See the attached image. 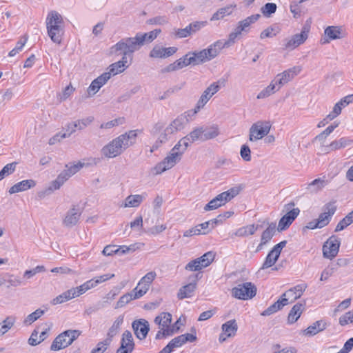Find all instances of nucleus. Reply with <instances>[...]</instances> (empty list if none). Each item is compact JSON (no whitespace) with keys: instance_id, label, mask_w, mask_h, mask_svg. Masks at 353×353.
Returning <instances> with one entry per match:
<instances>
[{"instance_id":"obj_1","label":"nucleus","mask_w":353,"mask_h":353,"mask_svg":"<svg viewBox=\"0 0 353 353\" xmlns=\"http://www.w3.org/2000/svg\"><path fill=\"white\" fill-rule=\"evenodd\" d=\"M141 130H129L112 139L101 150V155L108 159L120 156L125 150L136 143Z\"/></svg>"},{"instance_id":"obj_2","label":"nucleus","mask_w":353,"mask_h":353,"mask_svg":"<svg viewBox=\"0 0 353 353\" xmlns=\"http://www.w3.org/2000/svg\"><path fill=\"white\" fill-rule=\"evenodd\" d=\"M46 22L49 37L54 43L60 44L64 33L62 16L58 12L52 10L48 14Z\"/></svg>"},{"instance_id":"obj_3","label":"nucleus","mask_w":353,"mask_h":353,"mask_svg":"<svg viewBox=\"0 0 353 353\" xmlns=\"http://www.w3.org/2000/svg\"><path fill=\"white\" fill-rule=\"evenodd\" d=\"M185 151L186 150L178 142L170 150L167 157L153 168V173L156 175L160 174L173 168L181 161Z\"/></svg>"},{"instance_id":"obj_4","label":"nucleus","mask_w":353,"mask_h":353,"mask_svg":"<svg viewBox=\"0 0 353 353\" xmlns=\"http://www.w3.org/2000/svg\"><path fill=\"white\" fill-rule=\"evenodd\" d=\"M81 331L77 330H68L59 334L53 341L50 350L58 351L71 345L80 335Z\"/></svg>"},{"instance_id":"obj_5","label":"nucleus","mask_w":353,"mask_h":353,"mask_svg":"<svg viewBox=\"0 0 353 353\" xmlns=\"http://www.w3.org/2000/svg\"><path fill=\"white\" fill-rule=\"evenodd\" d=\"M138 37L123 38L111 48V52L117 53L121 52L125 54H132L142 46Z\"/></svg>"},{"instance_id":"obj_6","label":"nucleus","mask_w":353,"mask_h":353,"mask_svg":"<svg viewBox=\"0 0 353 353\" xmlns=\"http://www.w3.org/2000/svg\"><path fill=\"white\" fill-rule=\"evenodd\" d=\"M171 322L172 315L169 312H162L154 319V323L159 325L160 328L156 334V339H161L174 333V327H170Z\"/></svg>"},{"instance_id":"obj_7","label":"nucleus","mask_w":353,"mask_h":353,"mask_svg":"<svg viewBox=\"0 0 353 353\" xmlns=\"http://www.w3.org/2000/svg\"><path fill=\"white\" fill-rule=\"evenodd\" d=\"M310 26L305 24L299 34H295L290 37L285 38L283 42V48L285 50H293L299 46L303 44L307 39Z\"/></svg>"},{"instance_id":"obj_8","label":"nucleus","mask_w":353,"mask_h":353,"mask_svg":"<svg viewBox=\"0 0 353 353\" xmlns=\"http://www.w3.org/2000/svg\"><path fill=\"white\" fill-rule=\"evenodd\" d=\"M150 132L153 136L158 135V143H166L170 139L172 134L179 131L172 122L165 128L163 122L158 121L153 125Z\"/></svg>"},{"instance_id":"obj_9","label":"nucleus","mask_w":353,"mask_h":353,"mask_svg":"<svg viewBox=\"0 0 353 353\" xmlns=\"http://www.w3.org/2000/svg\"><path fill=\"white\" fill-rule=\"evenodd\" d=\"M261 15L259 14H252L238 22L237 26L230 33L229 39L234 44L236 39L243 32L248 33L252 24L256 22Z\"/></svg>"},{"instance_id":"obj_10","label":"nucleus","mask_w":353,"mask_h":353,"mask_svg":"<svg viewBox=\"0 0 353 353\" xmlns=\"http://www.w3.org/2000/svg\"><path fill=\"white\" fill-rule=\"evenodd\" d=\"M225 79H220L216 82L211 83L201 94L197 101V110L203 108L209 100L219 91L221 87L225 85Z\"/></svg>"},{"instance_id":"obj_11","label":"nucleus","mask_w":353,"mask_h":353,"mask_svg":"<svg viewBox=\"0 0 353 353\" xmlns=\"http://www.w3.org/2000/svg\"><path fill=\"white\" fill-rule=\"evenodd\" d=\"M232 296L241 300L251 299L256 294V288L251 282L239 284L232 290Z\"/></svg>"},{"instance_id":"obj_12","label":"nucleus","mask_w":353,"mask_h":353,"mask_svg":"<svg viewBox=\"0 0 353 353\" xmlns=\"http://www.w3.org/2000/svg\"><path fill=\"white\" fill-rule=\"evenodd\" d=\"M238 194V190L232 188L228 191L223 192L218 194L215 198L212 199L204 207L205 211H210L217 209L218 208L225 205L227 202L230 201L236 195Z\"/></svg>"},{"instance_id":"obj_13","label":"nucleus","mask_w":353,"mask_h":353,"mask_svg":"<svg viewBox=\"0 0 353 353\" xmlns=\"http://www.w3.org/2000/svg\"><path fill=\"white\" fill-rule=\"evenodd\" d=\"M271 125L268 121H257L250 128L249 140L256 141L267 136L270 132Z\"/></svg>"},{"instance_id":"obj_14","label":"nucleus","mask_w":353,"mask_h":353,"mask_svg":"<svg viewBox=\"0 0 353 353\" xmlns=\"http://www.w3.org/2000/svg\"><path fill=\"white\" fill-rule=\"evenodd\" d=\"M341 239L335 235L331 236L323 245V254L326 259H332L338 254Z\"/></svg>"},{"instance_id":"obj_15","label":"nucleus","mask_w":353,"mask_h":353,"mask_svg":"<svg viewBox=\"0 0 353 353\" xmlns=\"http://www.w3.org/2000/svg\"><path fill=\"white\" fill-rule=\"evenodd\" d=\"M301 70L302 68L299 65L294 66L278 74L274 78V81L281 88L283 85L288 83L297 76L301 72Z\"/></svg>"},{"instance_id":"obj_16","label":"nucleus","mask_w":353,"mask_h":353,"mask_svg":"<svg viewBox=\"0 0 353 353\" xmlns=\"http://www.w3.org/2000/svg\"><path fill=\"white\" fill-rule=\"evenodd\" d=\"M336 211V205L335 202H329L324 205L323 212L319 214L316 219L321 228L329 224Z\"/></svg>"},{"instance_id":"obj_17","label":"nucleus","mask_w":353,"mask_h":353,"mask_svg":"<svg viewBox=\"0 0 353 353\" xmlns=\"http://www.w3.org/2000/svg\"><path fill=\"white\" fill-rule=\"evenodd\" d=\"M233 43L228 39L226 41L218 40L208 46V48L204 49L206 52L208 60L210 61L216 57L221 50L225 48L231 46Z\"/></svg>"},{"instance_id":"obj_18","label":"nucleus","mask_w":353,"mask_h":353,"mask_svg":"<svg viewBox=\"0 0 353 353\" xmlns=\"http://www.w3.org/2000/svg\"><path fill=\"white\" fill-rule=\"evenodd\" d=\"M81 213L82 212L78 206L73 205L65 213L63 219V225L67 228L75 226L80 219Z\"/></svg>"},{"instance_id":"obj_19","label":"nucleus","mask_w":353,"mask_h":353,"mask_svg":"<svg viewBox=\"0 0 353 353\" xmlns=\"http://www.w3.org/2000/svg\"><path fill=\"white\" fill-rule=\"evenodd\" d=\"M203 127L196 128L190 132L187 136L179 141V143L185 149L188 148L190 143H194L200 140L204 141Z\"/></svg>"},{"instance_id":"obj_20","label":"nucleus","mask_w":353,"mask_h":353,"mask_svg":"<svg viewBox=\"0 0 353 353\" xmlns=\"http://www.w3.org/2000/svg\"><path fill=\"white\" fill-rule=\"evenodd\" d=\"M134 349V343L132 333L129 330L123 332L121 340V346L116 353H132Z\"/></svg>"},{"instance_id":"obj_21","label":"nucleus","mask_w":353,"mask_h":353,"mask_svg":"<svg viewBox=\"0 0 353 353\" xmlns=\"http://www.w3.org/2000/svg\"><path fill=\"white\" fill-rule=\"evenodd\" d=\"M157 273L151 271L143 276L137 284L138 296H143L149 290L150 286L152 281L155 279Z\"/></svg>"},{"instance_id":"obj_22","label":"nucleus","mask_w":353,"mask_h":353,"mask_svg":"<svg viewBox=\"0 0 353 353\" xmlns=\"http://www.w3.org/2000/svg\"><path fill=\"white\" fill-rule=\"evenodd\" d=\"M132 327L134 334L140 340L145 339L150 330L148 321L143 319L134 321Z\"/></svg>"},{"instance_id":"obj_23","label":"nucleus","mask_w":353,"mask_h":353,"mask_svg":"<svg viewBox=\"0 0 353 353\" xmlns=\"http://www.w3.org/2000/svg\"><path fill=\"white\" fill-rule=\"evenodd\" d=\"M111 77V73L104 72L93 80L88 88L90 96L94 95L100 88L104 85Z\"/></svg>"},{"instance_id":"obj_24","label":"nucleus","mask_w":353,"mask_h":353,"mask_svg":"<svg viewBox=\"0 0 353 353\" xmlns=\"http://www.w3.org/2000/svg\"><path fill=\"white\" fill-rule=\"evenodd\" d=\"M300 212L299 208H293L287 212L279 221L278 230H285L292 223Z\"/></svg>"},{"instance_id":"obj_25","label":"nucleus","mask_w":353,"mask_h":353,"mask_svg":"<svg viewBox=\"0 0 353 353\" xmlns=\"http://www.w3.org/2000/svg\"><path fill=\"white\" fill-rule=\"evenodd\" d=\"M306 288L307 285L305 284L297 285L286 291L281 297L286 298L289 304L299 299Z\"/></svg>"},{"instance_id":"obj_26","label":"nucleus","mask_w":353,"mask_h":353,"mask_svg":"<svg viewBox=\"0 0 353 353\" xmlns=\"http://www.w3.org/2000/svg\"><path fill=\"white\" fill-rule=\"evenodd\" d=\"M325 37L321 39L322 44L328 43L330 40L339 39L342 37L341 28L339 26H328L325 29Z\"/></svg>"},{"instance_id":"obj_27","label":"nucleus","mask_w":353,"mask_h":353,"mask_svg":"<svg viewBox=\"0 0 353 353\" xmlns=\"http://www.w3.org/2000/svg\"><path fill=\"white\" fill-rule=\"evenodd\" d=\"M77 296L79 294L75 288H72L54 298L50 303L53 305L61 304Z\"/></svg>"},{"instance_id":"obj_28","label":"nucleus","mask_w":353,"mask_h":353,"mask_svg":"<svg viewBox=\"0 0 353 353\" xmlns=\"http://www.w3.org/2000/svg\"><path fill=\"white\" fill-rule=\"evenodd\" d=\"M177 50L175 47L161 48L155 46L150 51V56L153 58H166L174 54Z\"/></svg>"},{"instance_id":"obj_29","label":"nucleus","mask_w":353,"mask_h":353,"mask_svg":"<svg viewBox=\"0 0 353 353\" xmlns=\"http://www.w3.org/2000/svg\"><path fill=\"white\" fill-rule=\"evenodd\" d=\"M263 224L267 225L268 228L263 231L261 235V243L257 248V251L259 250L263 245H265L273 237L276 231V223L268 222H263Z\"/></svg>"},{"instance_id":"obj_30","label":"nucleus","mask_w":353,"mask_h":353,"mask_svg":"<svg viewBox=\"0 0 353 353\" xmlns=\"http://www.w3.org/2000/svg\"><path fill=\"white\" fill-rule=\"evenodd\" d=\"M36 185V182L33 179H27L17 183L9 189L10 194L28 190Z\"/></svg>"},{"instance_id":"obj_31","label":"nucleus","mask_w":353,"mask_h":353,"mask_svg":"<svg viewBox=\"0 0 353 353\" xmlns=\"http://www.w3.org/2000/svg\"><path fill=\"white\" fill-rule=\"evenodd\" d=\"M352 143L353 140L346 137H341L339 140L333 141L330 145H327L325 148V152L327 153L330 151L340 150L350 145Z\"/></svg>"},{"instance_id":"obj_32","label":"nucleus","mask_w":353,"mask_h":353,"mask_svg":"<svg viewBox=\"0 0 353 353\" xmlns=\"http://www.w3.org/2000/svg\"><path fill=\"white\" fill-rule=\"evenodd\" d=\"M288 304L286 298L281 297L277 301L269 306L266 310L261 312V315L266 316H270L280 310L285 305Z\"/></svg>"},{"instance_id":"obj_33","label":"nucleus","mask_w":353,"mask_h":353,"mask_svg":"<svg viewBox=\"0 0 353 353\" xmlns=\"http://www.w3.org/2000/svg\"><path fill=\"white\" fill-rule=\"evenodd\" d=\"M327 323L323 320L316 321L304 330V334L307 336H314L326 329Z\"/></svg>"},{"instance_id":"obj_34","label":"nucleus","mask_w":353,"mask_h":353,"mask_svg":"<svg viewBox=\"0 0 353 353\" xmlns=\"http://www.w3.org/2000/svg\"><path fill=\"white\" fill-rule=\"evenodd\" d=\"M280 90V87L278 85L276 82L272 80L270 83L263 88L256 96L257 99H263L269 97L272 94H274Z\"/></svg>"},{"instance_id":"obj_35","label":"nucleus","mask_w":353,"mask_h":353,"mask_svg":"<svg viewBox=\"0 0 353 353\" xmlns=\"http://www.w3.org/2000/svg\"><path fill=\"white\" fill-rule=\"evenodd\" d=\"M123 316L120 315L115 319L112 326L109 328L105 340L109 341V342L111 343L114 336H115L119 333L121 325L123 324Z\"/></svg>"},{"instance_id":"obj_36","label":"nucleus","mask_w":353,"mask_h":353,"mask_svg":"<svg viewBox=\"0 0 353 353\" xmlns=\"http://www.w3.org/2000/svg\"><path fill=\"white\" fill-rule=\"evenodd\" d=\"M305 309V305L302 303L295 304L290 311L288 316V322L290 324L295 323L301 316Z\"/></svg>"},{"instance_id":"obj_37","label":"nucleus","mask_w":353,"mask_h":353,"mask_svg":"<svg viewBox=\"0 0 353 353\" xmlns=\"http://www.w3.org/2000/svg\"><path fill=\"white\" fill-rule=\"evenodd\" d=\"M137 288H135L129 293H126L121 296L119 300L117 301L115 308H121L125 306L126 304L130 303L131 301L138 299L141 296H138Z\"/></svg>"},{"instance_id":"obj_38","label":"nucleus","mask_w":353,"mask_h":353,"mask_svg":"<svg viewBox=\"0 0 353 353\" xmlns=\"http://www.w3.org/2000/svg\"><path fill=\"white\" fill-rule=\"evenodd\" d=\"M328 183V181L325 177L318 178L307 184L306 189L310 193H317L325 188Z\"/></svg>"},{"instance_id":"obj_39","label":"nucleus","mask_w":353,"mask_h":353,"mask_svg":"<svg viewBox=\"0 0 353 353\" xmlns=\"http://www.w3.org/2000/svg\"><path fill=\"white\" fill-rule=\"evenodd\" d=\"M196 282L190 283L183 287H181L178 293L177 297L179 299L182 300L185 298H190L192 296L193 292L196 290Z\"/></svg>"},{"instance_id":"obj_40","label":"nucleus","mask_w":353,"mask_h":353,"mask_svg":"<svg viewBox=\"0 0 353 353\" xmlns=\"http://www.w3.org/2000/svg\"><path fill=\"white\" fill-rule=\"evenodd\" d=\"M262 228V225H248L244 227H241L239 228L234 233L235 236H239V237H244L248 236L249 235H252L255 233V232Z\"/></svg>"},{"instance_id":"obj_41","label":"nucleus","mask_w":353,"mask_h":353,"mask_svg":"<svg viewBox=\"0 0 353 353\" xmlns=\"http://www.w3.org/2000/svg\"><path fill=\"white\" fill-rule=\"evenodd\" d=\"M144 196L141 194H131L128 196L123 205L124 208H136L143 202Z\"/></svg>"},{"instance_id":"obj_42","label":"nucleus","mask_w":353,"mask_h":353,"mask_svg":"<svg viewBox=\"0 0 353 353\" xmlns=\"http://www.w3.org/2000/svg\"><path fill=\"white\" fill-rule=\"evenodd\" d=\"M17 317L13 315L8 316L0 323V336L7 333L14 325Z\"/></svg>"},{"instance_id":"obj_43","label":"nucleus","mask_w":353,"mask_h":353,"mask_svg":"<svg viewBox=\"0 0 353 353\" xmlns=\"http://www.w3.org/2000/svg\"><path fill=\"white\" fill-rule=\"evenodd\" d=\"M236 8V4L228 5L225 7L219 8L211 17V21H217L223 19L225 16L232 14L233 10Z\"/></svg>"},{"instance_id":"obj_44","label":"nucleus","mask_w":353,"mask_h":353,"mask_svg":"<svg viewBox=\"0 0 353 353\" xmlns=\"http://www.w3.org/2000/svg\"><path fill=\"white\" fill-rule=\"evenodd\" d=\"M160 32H161L160 29H159V30L156 29L153 31H150L149 32L144 33V34L137 33V36L138 37L137 39L139 40L141 46H143L145 43H150L153 40H154L157 37L158 34Z\"/></svg>"},{"instance_id":"obj_45","label":"nucleus","mask_w":353,"mask_h":353,"mask_svg":"<svg viewBox=\"0 0 353 353\" xmlns=\"http://www.w3.org/2000/svg\"><path fill=\"white\" fill-rule=\"evenodd\" d=\"M183 339V338H182L181 335L174 338L159 353H170L174 348L179 347L184 344Z\"/></svg>"},{"instance_id":"obj_46","label":"nucleus","mask_w":353,"mask_h":353,"mask_svg":"<svg viewBox=\"0 0 353 353\" xmlns=\"http://www.w3.org/2000/svg\"><path fill=\"white\" fill-rule=\"evenodd\" d=\"M128 67V61H119L111 64L108 73H111V77L123 72Z\"/></svg>"},{"instance_id":"obj_47","label":"nucleus","mask_w":353,"mask_h":353,"mask_svg":"<svg viewBox=\"0 0 353 353\" xmlns=\"http://www.w3.org/2000/svg\"><path fill=\"white\" fill-rule=\"evenodd\" d=\"M221 328L226 336L230 337L235 335L238 326L235 320H230L223 324Z\"/></svg>"},{"instance_id":"obj_48","label":"nucleus","mask_w":353,"mask_h":353,"mask_svg":"<svg viewBox=\"0 0 353 353\" xmlns=\"http://www.w3.org/2000/svg\"><path fill=\"white\" fill-rule=\"evenodd\" d=\"M279 257V255L272 249L268 254L265 261L262 265L261 269L265 270L273 266L277 261Z\"/></svg>"},{"instance_id":"obj_49","label":"nucleus","mask_w":353,"mask_h":353,"mask_svg":"<svg viewBox=\"0 0 353 353\" xmlns=\"http://www.w3.org/2000/svg\"><path fill=\"white\" fill-rule=\"evenodd\" d=\"M98 285L94 279V278L87 281L86 282L83 283L82 285L76 287L75 289L79 294V296L84 294L88 290L97 287Z\"/></svg>"},{"instance_id":"obj_50","label":"nucleus","mask_w":353,"mask_h":353,"mask_svg":"<svg viewBox=\"0 0 353 353\" xmlns=\"http://www.w3.org/2000/svg\"><path fill=\"white\" fill-rule=\"evenodd\" d=\"M204 140L207 141L216 137L219 134V129L216 125L203 128Z\"/></svg>"},{"instance_id":"obj_51","label":"nucleus","mask_w":353,"mask_h":353,"mask_svg":"<svg viewBox=\"0 0 353 353\" xmlns=\"http://www.w3.org/2000/svg\"><path fill=\"white\" fill-rule=\"evenodd\" d=\"M215 254L212 252H208L202 255L201 257L197 258L199 261L201 268H205L209 266L214 259Z\"/></svg>"},{"instance_id":"obj_52","label":"nucleus","mask_w":353,"mask_h":353,"mask_svg":"<svg viewBox=\"0 0 353 353\" xmlns=\"http://www.w3.org/2000/svg\"><path fill=\"white\" fill-rule=\"evenodd\" d=\"M45 311L41 309H37L32 313L28 314L23 321V324L26 325H29L36 321L38 319H39L43 314H44Z\"/></svg>"},{"instance_id":"obj_53","label":"nucleus","mask_w":353,"mask_h":353,"mask_svg":"<svg viewBox=\"0 0 353 353\" xmlns=\"http://www.w3.org/2000/svg\"><path fill=\"white\" fill-rule=\"evenodd\" d=\"M217 221L216 219L208 221L196 225V228L200 230V234H207L211 229L214 228Z\"/></svg>"},{"instance_id":"obj_54","label":"nucleus","mask_w":353,"mask_h":353,"mask_svg":"<svg viewBox=\"0 0 353 353\" xmlns=\"http://www.w3.org/2000/svg\"><path fill=\"white\" fill-rule=\"evenodd\" d=\"M189 121V119H187L186 114H181L174 119L172 123L178 131H181L185 128Z\"/></svg>"},{"instance_id":"obj_55","label":"nucleus","mask_w":353,"mask_h":353,"mask_svg":"<svg viewBox=\"0 0 353 353\" xmlns=\"http://www.w3.org/2000/svg\"><path fill=\"white\" fill-rule=\"evenodd\" d=\"M195 59L194 65H199L206 61H209L205 50L203 49L200 51L191 52Z\"/></svg>"},{"instance_id":"obj_56","label":"nucleus","mask_w":353,"mask_h":353,"mask_svg":"<svg viewBox=\"0 0 353 353\" xmlns=\"http://www.w3.org/2000/svg\"><path fill=\"white\" fill-rule=\"evenodd\" d=\"M277 6L274 3H267L261 8V12L265 17H270L275 13Z\"/></svg>"},{"instance_id":"obj_57","label":"nucleus","mask_w":353,"mask_h":353,"mask_svg":"<svg viewBox=\"0 0 353 353\" xmlns=\"http://www.w3.org/2000/svg\"><path fill=\"white\" fill-rule=\"evenodd\" d=\"M28 41V36L24 35L21 37L19 41L17 43V45L14 48H13L8 54L9 57H14L19 52H21L24 47L25 44Z\"/></svg>"},{"instance_id":"obj_58","label":"nucleus","mask_w":353,"mask_h":353,"mask_svg":"<svg viewBox=\"0 0 353 353\" xmlns=\"http://www.w3.org/2000/svg\"><path fill=\"white\" fill-rule=\"evenodd\" d=\"M94 121V117L92 116H89L86 118H83L81 119H78L74 121L76 127L78 130H82L85 129L87 126L90 125Z\"/></svg>"},{"instance_id":"obj_59","label":"nucleus","mask_w":353,"mask_h":353,"mask_svg":"<svg viewBox=\"0 0 353 353\" xmlns=\"http://www.w3.org/2000/svg\"><path fill=\"white\" fill-rule=\"evenodd\" d=\"M8 279L6 281L9 283L8 288L10 287H19L23 285V281L21 279L14 274H7Z\"/></svg>"},{"instance_id":"obj_60","label":"nucleus","mask_w":353,"mask_h":353,"mask_svg":"<svg viewBox=\"0 0 353 353\" xmlns=\"http://www.w3.org/2000/svg\"><path fill=\"white\" fill-rule=\"evenodd\" d=\"M111 343L104 339L97 343V346L93 348L90 353H104Z\"/></svg>"},{"instance_id":"obj_61","label":"nucleus","mask_w":353,"mask_h":353,"mask_svg":"<svg viewBox=\"0 0 353 353\" xmlns=\"http://www.w3.org/2000/svg\"><path fill=\"white\" fill-rule=\"evenodd\" d=\"M146 23L150 25H164L168 23V19L165 16H157L147 20Z\"/></svg>"},{"instance_id":"obj_62","label":"nucleus","mask_w":353,"mask_h":353,"mask_svg":"<svg viewBox=\"0 0 353 353\" xmlns=\"http://www.w3.org/2000/svg\"><path fill=\"white\" fill-rule=\"evenodd\" d=\"M84 165L83 163H81V161H79L77 163L73 164H67L65 165L66 170L70 174V175L72 176L74 174H76L81 168H82Z\"/></svg>"},{"instance_id":"obj_63","label":"nucleus","mask_w":353,"mask_h":353,"mask_svg":"<svg viewBox=\"0 0 353 353\" xmlns=\"http://www.w3.org/2000/svg\"><path fill=\"white\" fill-rule=\"evenodd\" d=\"M17 163L12 162L6 164L1 170L5 177L8 176L13 174L16 170Z\"/></svg>"},{"instance_id":"obj_64","label":"nucleus","mask_w":353,"mask_h":353,"mask_svg":"<svg viewBox=\"0 0 353 353\" xmlns=\"http://www.w3.org/2000/svg\"><path fill=\"white\" fill-rule=\"evenodd\" d=\"M353 323V313L352 311L346 312L339 318V324L344 326L348 323Z\"/></svg>"}]
</instances>
